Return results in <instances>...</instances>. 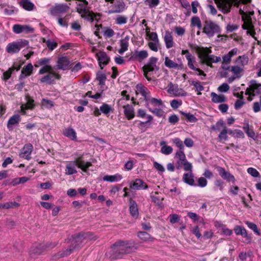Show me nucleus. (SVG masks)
<instances>
[{"label":"nucleus","instance_id":"f257e3e1","mask_svg":"<svg viewBox=\"0 0 261 261\" xmlns=\"http://www.w3.org/2000/svg\"><path fill=\"white\" fill-rule=\"evenodd\" d=\"M137 249L134 241L119 240L111 247V257L114 259L121 258L124 255L133 253Z\"/></svg>","mask_w":261,"mask_h":261},{"label":"nucleus","instance_id":"f03ea898","mask_svg":"<svg viewBox=\"0 0 261 261\" xmlns=\"http://www.w3.org/2000/svg\"><path fill=\"white\" fill-rule=\"evenodd\" d=\"M87 235V234L85 233H79L73 236L72 243L70 247L57 253L54 256L55 258L58 259L70 255L74 249L80 248L86 239Z\"/></svg>","mask_w":261,"mask_h":261},{"label":"nucleus","instance_id":"7ed1b4c3","mask_svg":"<svg viewBox=\"0 0 261 261\" xmlns=\"http://www.w3.org/2000/svg\"><path fill=\"white\" fill-rule=\"evenodd\" d=\"M92 166L90 162H84L82 157L77 158L75 161L67 162L66 165L65 174L70 175L77 172L76 167L81 169L83 171L86 172L88 169Z\"/></svg>","mask_w":261,"mask_h":261},{"label":"nucleus","instance_id":"20e7f679","mask_svg":"<svg viewBox=\"0 0 261 261\" xmlns=\"http://www.w3.org/2000/svg\"><path fill=\"white\" fill-rule=\"evenodd\" d=\"M202 32L208 37H213L215 35L221 32V29L218 24L210 19L205 18L203 22Z\"/></svg>","mask_w":261,"mask_h":261},{"label":"nucleus","instance_id":"39448f33","mask_svg":"<svg viewBox=\"0 0 261 261\" xmlns=\"http://www.w3.org/2000/svg\"><path fill=\"white\" fill-rule=\"evenodd\" d=\"M251 0H219L218 6L221 9L224 13H227L230 11V9L233 5L239 7L241 2L243 4L250 3Z\"/></svg>","mask_w":261,"mask_h":261},{"label":"nucleus","instance_id":"423d86ee","mask_svg":"<svg viewBox=\"0 0 261 261\" xmlns=\"http://www.w3.org/2000/svg\"><path fill=\"white\" fill-rule=\"evenodd\" d=\"M76 11L85 20L92 22L97 14L90 11L88 5L77 4Z\"/></svg>","mask_w":261,"mask_h":261},{"label":"nucleus","instance_id":"0eeeda50","mask_svg":"<svg viewBox=\"0 0 261 261\" xmlns=\"http://www.w3.org/2000/svg\"><path fill=\"white\" fill-rule=\"evenodd\" d=\"M29 45V41L25 39H20L9 43L6 47V51L10 54L18 53L21 48Z\"/></svg>","mask_w":261,"mask_h":261},{"label":"nucleus","instance_id":"6e6552de","mask_svg":"<svg viewBox=\"0 0 261 261\" xmlns=\"http://www.w3.org/2000/svg\"><path fill=\"white\" fill-rule=\"evenodd\" d=\"M158 60L157 58L152 57L149 58L147 63L142 68L144 75L148 81L151 80V78L148 76L149 73L156 71L159 69V67L156 65Z\"/></svg>","mask_w":261,"mask_h":261},{"label":"nucleus","instance_id":"1a4fd4ad","mask_svg":"<svg viewBox=\"0 0 261 261\" xmlns=\"http://www.w3.org/2000/svg\"><path fill=\"white\" fill-rule=\"evenodd\" d=\"M70 9L69 6L65 3L55 4L48 10V14L53 16H59L66 13Z\"/></svg>","mask_w":261,"mask_h":261},{"label":"nucleus","instance_id":"9d476101","mask_svg":"<svg viewBox=\"0 0 261 261\" xmlns=\"http://www.w3.org/2000/svg\"><path fill=\"white\" fill-rule=\"evenodd\" d=\"M125 7V3L120 0H117L109 8L107 13L109 14L119 13L123 12Z\"/></svg>","mask_w":261,"mask_h":261},{"label":"nucleus","instance_id":"9b49d317","mask_svg":"<svg viewBox=\"0 0 261 261\" xmlns=\"http://www.w3.org/2000/svg\"><path fill=\"white\" fill-rule=\"evenodd\" d=\"M261 92V84L257 83L255 80H251L250 85L246 91V94L254 96L256 94H259Z\"/></svg>","mask_w":261,"mask_h":261},{"label":"nucleus","instance_id":"f8f14e48","mask_svg":"<svg viewBox=\"0 0 261 261\" xmlns=\"http://www.w3.org/2000/svg\"><path fill=\"white\" fill-rule=\"evenodd\" d=\"M211 53V49L207 47H201L198 50V57L202 63L208 65L209 60L211 59V55L210 54Z\"/></svg>","mask_w":261,"mask_h":261},{"label":"nucleus","instance_id":"ddd939ff","mask_svg":"<svg viewBox=\"0 0 261 261\" xmlns=\"http://www.w3.org/2000/svg\"><path fill=\"white\" fill-rule=\"evenodd\" d=\"M60 78L61 76L60 74L52 71L40 79V82L42 83H46L49 85H51L55 83L56 79L60 80Z\"/></svg>","mask_w":261,"mask_h":261},{"label":"nucleus","instance_id":"4468645a","mask_svg":"<svg viewBox=\"0 0 261 261\" xmlns=\"http://www.w3.org/2000/svg\"><path fill=\"white\" fill-rule=\"evenodd\" d=\"M13 31L16 34L22 33L28 34L33 33L34 29L29 25L16 24L13 26Z\"/></svg>","mask_w":261,"mask_h":261},{"label":"nucleus","instance_id":"2eb2a0df","mask_svg":"<svg viewBox=\"0 0 261 261\" xmlns=\"http://www.w3.org/2000/svg\"><path fill=\"white\" fill-rule=\"evenodd\" d=\"M234 231L237 235H241L245 238L244 242L245 243L249 244L251 243L252 238L251 236L248 234L246 229L244 227L237 225L234 228Z\"/></svg>","mask_w":261,"mask_h":261},{"label":"nucleus","instance_id":"dca6fc26","mask_svg":"<svg viewBox=\"0 0 261 261\" xmlns=\"http://www.w3.org/2000/svg\"><path fill=\"white\" fill-rule=\"evenodd\" d=\"M33 150V146L32 144L28 143L25 144L23 147L21 149L19 156L27 160L31 159V154Z\"/></svg>","mask_w":261,"mask_h":261},{"label":"nucleus","instance_id":"f3484780","mask_svg":"<svg viewBox=\"0 0 261 261\" xmlns=\"http://www.w3.org/2000/svg\"><path fill=\"white\" fill-rule=\"evenodd\" d=\"M217 169L220 176L223 179L226 180L228 182L231 181L232 183L235 182L236 178L230 172L226 171L224 168L218 166L217 167Z\"/></svg>","mask_w":261,"mask_h":261},{"label":"nucleus","instance_id":"a211bd4d","mask_svg":"<svg viewBox=\"0 0 261 261\" xmlns=\"http://www.w3.org/2000/svg\"><path fill=\"white\" fill-rule=\"evenodd\" d=\"M96 57L98 61V64L101 69H103V66L107 65L110 60V57L103 51H100L96 54Z\"/></svg>","mask_w":261,"mask_h":261},{"label":"nucleus","instance_id":"6ab92c4d","mask_svg":"<svg viewBox=\"0 0 261 261\" xmlns=\"http://www.w3.org/2000/svg\"><path fill=\"white\" fill-rule=\"evenodd\" d=\"M243 7H240L239 13L242 16H252L254 14V7L253 5L248 4V3L243 4Z\"/></svg>","mask_w":261,"mask_h":261},{"label":"nucleus","instance_id":"aec40b11","mask_svg":"<svg viewBox=\"0 0 261 261\" xmlns=\"http://www.w3.org/2000/svg\"><path fill=\"white\" fill-rule=\"evenodd\" d=\"M136 93L137 94H140L145 101H148V98L150 97V92L148 89L141 84L137 85L136 86Z\"/></svg>","mask_w":261,"mask_h":261},{"label":"nucleus","instance_id":"412c9836","mask_svg":"<svg viewBox=\"0 0 261 261\" xmlns=\"http://www.w3.org/2000/svg\"><path fill=\"white\" fill-rule=\"evenodd\" d=\"M129 187L131 189L136 190L141 189L146 190L148 189V186L141 179H136L135 180L129 184Z\"/></svg>","mask_w":261,"mask_h":261},{"label":"nucleus","instance_id":"4be33fe9","mask_svg":"<svg viewBox=\"0 0 261 261\" xmlns=\"http://www.w3.org/2000/svg\"><path fill=\"white\" fill-rule=\"evenodd\" d=\"M194 175L192 172H189L184 174L182 176V180L186 184L191 186H197V184L195 183L194 179Z\"/></svg>","mask_w":261,"mask_h":261},{"label":"nucleus","instance_id":"5701e85b","mask_svg":"<svg viewBox=\"0 0 261 261\" xmlns=\"http://www.w3.org/2000/svg\"><path fill=\"white\" fill-rule=\"evenodd\" d=\"M57 69L66 70L69 64V61L66 57H61L57 61Z\"/></svg>","mask_w":261,"mask_h":261},{"label":"nucleus","instance_id":"b1692460","mask_svg":"<svg viewBox=\"0 0 261 261\" xmlns=\"http://www.w3.org/2000/svg\"><path fill=\"white\" fill-rule=\"evenodd\" d=\"M242 20L244 23L242 25V28L244 30L253 29L254 25L252 22L251 16H242Z\"/></svg>","mask_w":261,"mask_h":261},{"label":"nucleus","instance_id":"393cba45","mask_svg":"<svg viewBox=\"0 0 261 261\" xmlns=\"http://www.w3.org/2000/svg\"><path fill=\"white\" fill-rule=\"evenodd\" d=\"M164 40L167 48H170L174 46V42L170 32L168 31L165 32Z\"/></svg>","mask_w":261,"mask_h":261},{"label":"nucleus","instance_id":"a878e982","mask_svg":"<svg viewBox=\"0 0 261 261\" xmlns=\"http://www.w3.org/2000/svg\"><path fill=\"white\" fill-rule=\"evenodd\" d=\"M146 102V106L148 109H149V108H151L150 106L162 107L163 105L162 100L161 99L150 98V97L148 98V101Z\"/></svg>","mask_w":261,"mask_h":261},{"label":"nucleus","instance_id":"bb28decb","mask_svg":"<svg viewBox=\"0 0 261 261\" xmlns=\"http://www.w3.org/2000/svg\"><path fill=\"white\" fill-rule=\"evenodd\" d=\"M129 212L132 216L137 218L139 215L138 205L135 200L132 199L129 200Z\"/></svg>","mask_w":261,"mask_h":261},{"label":"nucleus","instance_id":"cd10ccee","mask_svg":"<svg viewBox=\"0 0 261 261\" xmlns=\"http://www.w3.org/2000/svg\"><path fill=\"white\" fill-rule=\"evenodd\" d=\"M124 113L128 120H131L135 117L134 109L131 105H126L123 107Z\"/></svg>","mask_w":261,"mask_h":261},{"label":"nucleus","instance_id":"c85d7f7f","mask_svg":"<svg viewBox=\"0 0 261 261\" xmlns=\"http://www.w3.org/2000/svg\"><path fill=\"white\" fill-rule=\"evenodd\" d=\"M33 69V66L31 63L28 64L22 69L21 74L19 76V79L22 80L27 76L31 75Z\"/></svg>","mask_w":261,"mask_h":261},{"label":"nucleus","instance_id":"c756f323","mask_svg":"<svg viewBox=\"0 0 261 261\" xmlns=\"http://www.w3.org/2000/svg\"><path fill=\"white\" fill-rule=\"evenodd\" d=\"M165 65L169 68L173 69H181L182 68V64H177L174 62L172 60L170 59L168 57H166L165 58Z\"/></svg>","mask_w":261,"mask_h":261},{"label":"nucleus","instance_id":"7c9ffc66","mask_svg":"<svg viewBox=\"0 0 261 261\" xmlns=\"http://www.w3.org/2000/svg\"><path fill=\"white\" fill-rule=\"evenodd\" d=\"M21 118L20 116L18 114H15L13 115L12 116H11L8 122H7V127L9 130H11L12 129V126L14 125H15L16 124L19 123V122L20 121Z\"/></svg>","mask_w":261,"mask_h":261},{"label":"nucleus","instance_id":"2f4dec72","mask_svg":"<svg viewBox=\"0 0 261 261\" xmlns=\"http://www.w3.org/2000/svg\"><path fill=\"white\" fill-rule=\"evenodd\" d=\"M176 157L178 159L176 163V167L177 169H179L180 167V164H182V162H184L187 161L186 155L184 152V150H179L176 152L175 154Z\"/></svg>","mask_w":261,"mask_h":261},{"label":"nucleus","instance_id":"473e14b6","mask_svg":"<svg viewBox=\"0 0 261 261\" xmlns=\"http://www.w3.org/2000/svg\"><path fill=\"white\" fill-rule=\"evenodd\" d=\"M212 101L214 103H222L226 101V97L223 95H218L215 92H212L211 94Z\"/></svg>","mask_w":261,"mask_h":261},{"label":"nucleus","instance_id":"72a5a7b5","mask_svg":"<svg viewBox=\"0 0 261 261\" xmlns=\"http://www.w3.org/2000/svg\"><path fill=\"white\" fill-rule=\"evenodd\" d=\"M129 37L126 36L120 40V48L118 50L120 54H122L127 50L128 46Z\"/></svg>","mask_w":261,"mask_h":261},{"label":"nucleus","instance_id":"f704fd0d","mask_svg":"<svg viewBox=\"0 0 261 261\" xmlns=\"http://www.w3.org/2000/svg\"><path fill=\"white\" fill-rule=\"evenodd\" d=\"M122 178V175L117 173L114 175H106L103 176V180L104 181L113 182L120 181Z\"/></svg>","mask_w":261,"mask_h":261},{"label":"nucleus","instance_id":"c9c22d12","mask_svg":"<svg viewBox=\"0 0 261 261\" xmlns=\"http://www.w3.org/2000/svg\"><path fill=\"white\" fill-rule=\"evenodd\" d=\"M148 56V52L145 50L137 51L134 54V58L139 62H141L145 59L147 58Z\"/></svg>","mask_w":261,"mask_h":261},{"label":"nucleus","instance_id":"e433bc0d","mask_svg":"<svg viewBox=\"0 0 261 261\" xmlns=\"http://www.w3.org/2000/svg\"><path fill=\"white\" fill-rule=\"evenodd\" d=\"M226 127L225 123L222 119H219L215 124L211 126V129L216 132H219Z\"/></svg>","mask_w":261,"mask_h":261},{"label":"nucleus","instance_id":"4c0bfd02","mask_svg":"<svg viewBox=\"0 0 261 261\" xmlns=\"http://www.w3.org/2000/svg\"><path fill=\"white\" fill-rule=\"evenodd\" d=\"M63 134L66 137L72 140H75L76 139V132L73 128L71 127L65 128L63 132Z\"/></svg>","mask_w":261,"mask_h":261},{"label":"nucleus","instance_id":"58836bf2","mask_svg":"<svg viewBox=\"0 0 261 261\" xmlns=\"http://www.w3.org/2000/svg\"><path fill=\"white\" fill-rule=\"evenodd\" d=\"M20 4L24 9L27 11H32L34 8V5L30 0H22Z\"/></svg>","mask_w":261,"mask_h":261},{"label":"nucleus","instance_id":"ea45409f","mask_svg":"<svg viewBox=\"0 0 261 261\" xmlns=\"http://www.w3.org/2000/svg\"><path fill=\"white\" fill-rule=\"evenodd\" d=\"M44 247V246L42 244H38L35 246H33L31 248L30 252H31V254L39 255L43 251V250H45Z\"/></svg>","mask_w":261,"mask_h":261},{"label":"nucleus","instance_id":"a19ab883","mask_svg":"<svg viewBox=\"0 0 261 261\" xmlns=\"http://www.w3.org/2000/svg\"><path fill=\"white\" fill-rule=\"evenodd\" d=\"M160 145L161 146H162L161 152L163 154L165 155H168L172 153L173 151L172 147L166 145L165 142H161Z\"/></svg>","mask_w":261,"mask_h":261},{"label":"nucleus","instance_id":"79ce46f5","mask_svg":"<svg viewBox=\"0 0 261 261\" xmlns=\"http://www.w3.org/2000/svg\"><path fill=\"white\" fill-rule=\"evenodd\" d=\"M137 236L141 240L144 242L151 241L153 240V238L151 237V236L149 233L145 231L139 232Z\"/></svg>","mask_w":261,"mask_h":261},{"label":"nucleus","instance_id":"37998d69","mask_svg":"<svg viewBox=\"0 0 261 261\" xmlns=\"http://www.w3.org/2000/svg\"><path fill=\"white\" fill-rule=\"evenodd\" d=\"M191 25L193 27H197L199 30L202 29L203 27L199 17L196 16L191 18Z\"/></svg>","mask_w":261,"mask_h":261},{"label":"nucleus","instance_id":"c03bdc74","mask_svg":"<svg viewBox=\"0 0 261 261\" xmlns=\"http://www.w3.org/2000/svg\"><path fill=\"white\" fill-rule=\"evenodd\" d=\"M34 100L29 98L27 100L26 105L21 106V110L23 112L24 110H32L34 108Z\"/></svg>","mask_w":261,"mask_h":261},{"label":"nucleus","instance_id":"a18cd8bd","mask_svg":"<svg viewBox=\"0 0 261 261\" xmlns=\"http://www.w3.org/2000/svg\"><path fill=\"white\" fill-rule=\"evenodd\" d=\"M248 57L247 56L243 55L240 56L237 58L236 60V63L240 65L244 66L247 64L248 62Z\"/></svg>","mask_w":261,"mask_h":261},{"label":"nucleus","instance_id":"49530a36","mask_svg":"<svg viewBox=\"0 0 261 261\" xmlns=\"http://www.w3.org/2000/svg\"><path fill=\"white\" fill-rule=\"evenodd\" d=\"M190 85L195 87L196 88L195 91H197L198 95H201V91L204 90L203 86L201 84V83L198 81H192L190 83Z\"/></svg>","mask_w":261,"mask_h":261},{"label":"nucleus","instance_id":"de8ad7c7","mask_svg":"<svg viewBox=\"0 0 261 261\" xmlns=\"http://www.w3.org/2000/svg\"><path fill=\"white\" fill-rule=\"evenodd\" d=\"M43 42L46 43L50 50H53L57 47V43L54 40L50 39L46 40L45 38H43Z\"/></svg>","mask_w":261,"mask_h":261},{"label":"nucleus","instance_id":"09e8293b","mask_svg":"<svg viewBox=\"0 0 261 261\" xmlns=\"http://www.w3.org/2000/svg\"><path fill=\"white\" fill-rule=\"evenodd\" d=\"M128 18L124 15H118L115 19V22L117 24L121 25L126 23Z\"/></svg>","mask_w":261,"mask_h":261},{"label":"nucleus","instance_id":"8fccbe9b","mask_svg":"<svg viewBox=\"0 0 261 261\" xmlns=\"http://www.w3.org/2000/svg\"><path fill=\"white\" fill-rule=\"evenodd\" d=\"M19 206V204L16 202H9L4 204H0V208H10L17 207Z\"/></svg>","mask_w":261,"mask_h":261},{"label":"nucleus","instance_id":"3c124183","mask_svg":"<svg viewBox=\"0 0 261 261\" xmlns=\"http://www.w3.org/2000/svg\"><path fill=\"white\" fill-rule=\"evenodd\" d=\"M107 77L106 75L99 72L97 73L96 75V80L99 82V85L100 86H103L105 85V82L106 81Z\"/></svg>","mask_w":261,"mask_h":261},{"label":"nucleus","instance_id":"603ef678","mask_svg":"<svg viewBox=\"0 0 261 261\" xmlns=\"http://www.w3.org/2000/svg\"><path fill=\"white\" fill-rule=\"evenodd\" d=\"M153 119V117L150 115H147V120L146 121H141L139 123L140 129L142 131L146 130L145 125L148 124Z\"/></svg>","mask_w":261,"mask_h":261},{"label":"nucleus","instance_id":"864d4df0","mask_svg":"<svg viewBox=\"0 0 261 261\" xmlns=\"http://www.w3.org/2000/svg\"><path fill=\"white\" fill-rule=\"evenodd\" d=\"M172 94L176 96H186L187 95V93L182 89L179 88L177 85L175 86Z\"/></svg>","mask_w":261,"mask_h":261},{"label":"nucleus","instance_id":"5fc2aeb1","mask_svg":"<svg viewBox=\"0 0 261 261\" xmlns=\"http://www.w3.org/2000/svg\"><path fill=\"white\" fill-rule=\"evenodd\" d=\"M181 113L184 116L185 118L190 122H195L197 120V119L193 114L190 113L181 112Z\"/></svg>","mask_w":261,"mask_h":261},{"label":"nucleus","instance_id":"6e6d98bb","mask_svg":"<svg viewBox=\"0 0 261 261\" xmlns=\"http://www.w3.org/2000/svg\"><path fill=\"white\" fill-rule=\"evenodd\" d=\"M187 60L188 61V66L189 67L193 70H198L197 68H196L193 63V61H194V57L192 55H189L187 57Z\"/></svg>","mask_w":261,"mask_h":261},{"label":"nucleus","instance_id":"4d7b16f0","mask_svg":"<svg viewBox=\"0 0 261 261\" xmlns=\"http://www.w3.org/2000/svg\"><path fill=\"white\" fill-rule=\"evenodd\" d=\"M14 69L15 68L14 67H11L9 68L8 70L4 71L3 72L2 79L5 81L9 79L11 76V74Z\"/></svg>","mask_w":261,"mask_h":261},{"label":"nucleus","instance_id":"13d9d810","mask_svg":"<svg viewBox=\"0 0 261 261\" xmlns=\"http://www.w3.org/2000/svg\"><path fill=\"white\" fill-rule=\"evenodd\" d=\"M160 3V0H145L144 4L149 8H154L156 7Z\"/></svg>","mask_w":261,"mask_h":261},{"label":"nucleus","instance_id":"bf43d9fd","mask_svg":"<svg viewBox=\"0 0 261 261\" xmlns=\"http://www.w3.org/2000/svg\"><path fill=\"white\" fill-rule=\"evenodd\" d=\"M50 60V59L47 58H41L37 62L36 64H35V66L38 67L39 66L48 65V64L49 63Z\"/></svg>","mask_w":261,"mask_h":261},{"label":"nucleus","instance_id":"052dcab7","mask_svg":"<svg viewBox=\"0 0 261 261\" xmlns=\"http://www.w3.org/2000/svg\"><path fill=\"white\" fill-rule=\"evenodd\" d=\"M227 133H228L227 129H226V127L222 129L218 135L219 140L220 141L222 140L225 141V140H227V138H228Z\"/></svg>","mask_w":261,"mask_h":261},{"label":"nucleus","instance_id":"680f3d73","mask_svg":"<svg viewBox=\"0 0 261 261\" xmlns=\"http://www.w3.org/2000/svg\"><path fill=\"white\" fill-rule=\"evenodd\" d=\"M52 71H53V67L49 65H46L42 66V67L39 71V73L43 74L45 73H49Z\"/></svg>","mask_w":261,"mask_h":261},{"label":"nucleus","instance_id":"e2e57ef3","mask_svg":"<svg viewBox=\"0 0 261 261\" xmlns=\"http://www.w3.org/2000/svg\"><path fill=\"white\" fill-rule=\"evenodd\" d=\"M99 110L102 113L107 115L111 112V108L109 105L103 103L100 107Z\"/></svg>","mask_w":261,"mask_h":261},{"label":"nucleus","instance_id":"0e129e2a","mask_svg":"<svg viewBox=\"0 0 261 261\" xmlns=\"http://www.w3.org/2000/svg\"><path fill=\"white\" fill-rule=\"evenodd\" d=\"M54 102L49 99L43 98L42 100V106L47 109H50L54 106Z\"/></svg>","mask_w":261,"mask_h":261},{"label":"nucleus","instance_id":"69168bd1","mask_svg":"<svg viewBox=\"0 0 261 261\" xmlns=\"http://www.w3.org/2000/svg\"><path fill=\"white\" fill-rule=\"evenodd\" d=\"M150 112H151L152 113L154 114L156 116L159 117H161L163 115V111L161 109V107H159V108H149L148 109Z\"/></svg>","mask_w":261,"mask_h":261},{"label":"nucleus","instance_id":"338daca9","mask_svg":"<svg viewBox=\"0 0 261 261\" xmlns=\"http://www.w3.org/2000/svg\"><path fill=\"white\" fill-rule=\"evenodd\" d=\"M246 224H247V226L249 228L253 230V231L255 233H257L258 235L260 234V232L257 228V225L255 224L248 221H247L246 222Z\"/></svg>","mask_w":261,"mask_h":261},{"label":"nucleus","instance_id":"774afa93","mask_svg":"<svg viewBox=\"0 0 261 261\" xmlns=\"http://www.w3.org/2000/svg\"><path fill=\"white\" fill-rule=\"evenodd\" d=\"M243 69L238 66H233L231 67V71L236 75H240V73L243 71Z\"/></svg>","mask_w":261,"mask_h":261}]
</instances>
